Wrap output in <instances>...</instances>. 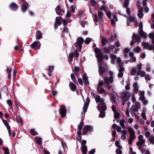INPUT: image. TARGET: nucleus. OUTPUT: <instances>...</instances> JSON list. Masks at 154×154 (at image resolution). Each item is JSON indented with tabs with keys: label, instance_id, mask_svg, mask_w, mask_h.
<instances>
[{
	"label": "nucleus",
	"instance_id": "a19ab883",
	"mask_svg": "<svg viewBox=\"0 0 154 154\" xmlns=\"http://www.w3.org/2000/svg\"><path fill=\"white\" fill-rule=\"evenodd\" d=\"M141 50L140 47L139 46H137L136 48H134V51L137 53H138Z\"/></svg>",
	"mask_w": 154,
	"mask_h": 154
},
{
	"label": "nucleus",
	"instance_id": "69168bd1",
	"mask_svg": "<svg viewBox=\"0 0 154 154\" xmlns=\"http://www.w3.org/2000/svg\"><path fill=\"white\" fill-rule=\"evenodd\" d=\"M54 69V67L53 66H50L48 69L49 72H52L53 70Z\"/></svg>",
	"mask_w": 154,
	"mask_h": 154
},
{
	"label": "nucleus",
	"instance_id": "2f4dec72",
	"mask_svg": "<svg viewBox=\"0 0 154 154\" xmlns=\"http://www.w3.org/2000/svg\"><path fill=\"white\" fill-rule=\"evenodd\" d=\"M69 86L71 90L73 91H74L76 88V85L72 83H70L69 84Z\"/></svg>",
	"mask_w": 154,
	"mask_h": 154
},
{
	"label": "nucleus",
	"instance_id": "5701e85b",
	"mask_svg": "<svg viewBox=\"0 0 154 154\" xmlns=\"http://www.w3.org/2000/svg\"><path fill=\"white\" fill-rule=\"evenodd\" d=\"M97 91L100 94H103V93L106 94L105 90L102 87H97Z\"/></svg>",
	"mask_w": 154,
	"mask_h": 154
},
{
	"label": "nucleus",
	"instance_id": "680f3d73",
	"mask_svg": "<svg viewBox=\"0 0 154 154\" xmlns=\"http://www.w3.org/2000/svg\"><path fill=\"white\" fill-rule=\"evenodd\" d=\"M69 60L72 61V58L73 57L74 55L72 53H70L69 54Z\"/></svg>",
	"mask_w": 154,
	"mask_h": 154
},
{
	"label": "nucleus",
	"instance_id": "338daca9",
	"mask_svg": "<svg viewBox=\"0 0 154 154\" xmlns=\"http://www.w3.org/2000/svg\"><path fill=\"white\" fill-rule=\"evenodd\" d=\"M126 115L128 117H130V114H129V111L127 107L126 108V110L125 112Z\"/></svg>",
	"mask_w": 154,
	"mask_h": 154
},
{
	"label": "nucleus",
	"instance_id": "0e129e2a",
	"mask_svg": "<svg viewBox=\"0 0 154 154\" xmlns=\"http://www.w3.org/2000/svg\"><path fill=\"white\" fill-rule=\"evenodd\" d=\"M140 34L141 36L143 38H145L146 36V34L143 32H142Z\"/></svg>",
	"mask_w": 154,
	"mask_h": 154
},
{
	"label": "nucleus",
	"instance_id": "e2e57ef3",
	"mask_svg": "<svg viewBox=\"0 0 154 154\" xmlns=\"http://www.w3.org/2000/svg\"><path fill=\"white\" fill-rule=\"evenodd\" d=\"M7 103L9 106H11L12 105V101L10 100H7Z\"/></svg>",
	"mask_w": 154,
	"mask_h": 154
},
{
	"label": "nucleus",
	"instance_id": "c756f323",
	"mask_svg": "<svg viewBox=\"0 0 154 154\" xmlns=\"http://www.w3.org/2000/svg\"><path fill=\"white\" fill-rule=\"evenodd\" d=\"M137 75H140L142 77H144L146 75V72L143 71L137 72Z\"/></svg>",
	"mask_w": 154,
	"mask_h": 154
},
{
	"label": "nucleus",
	"instance_id": "2eb2a0df",
	"mask_svg": "<svg viewBox=\"0 0 154 154\" xmlns=\"http://www.w3.org/2000/svg\"><path fill=\"white\" fill-rule=\"evenodd\" d=\"M142 44V45L145 49L150 50H154V45L152 46L149 45V43L145 42H143Z\"/></svg>",
	"mask_w": 154,
	"mask_h": 154
},
{
	"label": "nucleus",
	"instance_id": "f257e3e1",
	"mask_svg": "<svg viewBox=\"0 0 154 154\" xmlns=\"http://www.w3.org/2000/svg\"><path fill=\"white\" fill-rule=\"evenodd\" d=\"M95 100L97 103H99L98 105V110H101L103 111H105L106 109V104L104 103V99L101 98L99 95H97L95 98Z\"/></svg>",
	"mask_w": 154,
	"mask_h": 154
},
{
	"label": "nucleus",
	"instance_id": "774afa93",
	"mask_svg": "<svg viewBox=\"0 0 154 154\" xmlns=\"http://www.w3.org/2000/svg\"><path fill=\"white\" fill-rule=\"evenodd\" d=\"M70 76L73 81L74 82H76V80L75 79L74 75L73 74H71Z\"/></svg>",
	"mask_w": 154,
	"mask_h": 154
},
{
	"label": "nucleus",
	"instance_id": "39448f33",
	"mask_svg": "<svg viewBox=\"0 0 154 154\" xmlns=\"http://www.w3.org/2000/svg\"><path fill=\"white\" fill-rule=\"evenodd\" d=\"M140 39V37L138 34H133L132 40L130 42V45L131 46L133 45L136 41L139 42Z\"/></svg>",
	"mask_w": 154,
	"mask_h": 154
},
{
	"label": "nucleus",
	"instance_id": "5fc2aeb1",
	"mask_svg": "<svg viewBox=\"0 0 154 154\" xmlns=\"http://www.w3.org/2000/svg\"><path fill=\"white\" fill-rule=\"evenodd\" d=\"M145 135L146 137L149 138L151 135L150 133L148 131H146L145 133Z\"/></svg>",
	"mask_w": 154,
	"mask_h": 154
},
{
	"label": "nucleus",
	"instance_id": "f704fd0d",
	"mask_svg": "<svg viewBox=\"0 0 154 154\" xmlns=\"http://www.w3.org/2000/svg\"><path fill=\"white\" fill-rule=\"evenodd\" d=\"M128 132L130 134H131L132 133H135V132L134 131L133 128H131L130 126H129L128 127Z\"/></svg>",
	"mask_w": 154,
	"mask_h": 154
},
{
	"label": "nucleus",
	"instance_id": "20e7f679",
	"mask_svg": "<svg viewBox=\"0 0 154 154\" xmlns=\"http://www.w3.org/2000/svg\"><path fill=\"white\" fill-rule=\"evenodd\" d=\"M111 58L112 63L113 64L116 62L117 63H119L120 66H122V64L121 63V60L119 57H117L116 55L112 54L111 56Z\"/></svg>",
	"mask_w": 154,
	"mask_h": 154
},
{
	"label": "nucleus",
	"instance_id": "7ed1b4c3",
	"mask_svg": "<svg viewBox=\"0 0 154 154\" xmlns=\"http://www.w3.org/2000/svg\"><path fill=\"white\" fill-rule=\"evenodd\" d=\"M113 77L112 76H110L109 77H105L104 78V84L106 87L109 91L111 87L109 85V82L112 83L113 82Z\"/></svg>",
	"mask_w": 154,
	"mask_h": 154
},
{
	"label": "nucleus",
	"instance_id": "393cba45",
	"mask_svg": "<svg viewBox=\"0 0 154 154\" xmlns=\"http://www.w3.org/2000/svg\"><path fill=\"white\" fill-rule=\"evenodd\" d=\"M141 105L139 102H136L135 103V107L136 109H136L135 110H134V112H138V109H140L141 108Z\"/></svg>",
	"mask_w": 154,
	"mask_h": 154
},
{
	"label": "nucleus",
	"instance_id": "4be33fe9",
	"mask_svg": "<svg viewBox=\"0 0 154 154\" xmlns=\"http://www.w3.org/2000/svg\"><path fill=\"white\" fill-rule=\"evenodd\" d=\"M55 10L56 13L59 15H61V12H63V11L61 9L59 5L57 6L55 8Z\"/></svg>",
	"mask_w": 154,
	"mask_h": 154
},
{
	"label": "nucleus",
	"instance_id": "9d476101",
	"mask_svg": "<svg viewBox=\"0 0 154 154\" xmlns=\"http://www.w3.org/2000/svg\"><path fill=\"white\" fill-rule=\"evenodd\" d=\"M31 47L35 50H37L40 48L41 44L38 41H35L33 42L31 45Z\"/></svg>",
	"mask_w": 154,
	"mask_h": 154
},
{
	"label": "nucleus",
	"instance_id": "4d7b16f0",
	"mask_svg": "<svg viewBox=\"0 0 154 154\" xmlns=\"http://www.w3.org/2000/svg\"><path fill=\"white\" fill-rule=\"evenodd\" d=\"M130 96L131 97V99L132 101L133 102H134L136 100L134 96V94L133 93H132L131 94Z\"/></svg>",
	"mask_w": 154,
	"mask_h": 154
},
{
	"label": "nucleus",
	"instance_id": "864d4df0",
	"mask_svg": "<svg viewBox=\"0 0 154 154\" xmlns=\"http://www.w3.org/2000/svg\"><path fill=\"white\" fill-rule=\"evenodd\" d=\"M83 125V121L81 122L80 124L78 125V128L79 130H82Z\"/></svg>",
	"mask_w": 154,
	"mask_h": 154
},
{
	"label": "nucleus",
	"instance_id": "423d86ee",
	"mask_svg": "<svg viewBox=\"0 0 154 154\" xmlns=\"http://www.w3.org/2000/svg\"><path fill=\"white\" fill-rule=\"evenodd\" d=\"M138 141L136 145L137 146H142L145 142V140L144 139L143 136L140 135L138 137Z\"/></svg>",
	"mask_w": 154,
	"mask_h": 154
},
{
	"label": "nucleus",
	"instance_id": "a18cd8bd",
	"mask_svg": "<svg viewBox=\"0 0 154 154\" xmlns=\"http://www.w3.org/2000/svg\"><path fill=\"white\" fill-rule=\"evenodd\" d=\"M115 144L116 146L118 148L120 149H121L122 148V146L119 144V143L117 140L115 141Z\"/></svg>",
	"mask_w": 154,
	"mask_h": 154
},
{
	"label": "nucleus",
	"instance_id": "4468645a",
	"mask_svg": "<svg viewBox=\"0 0 154 154\" xmlns=\"http://www.w3.org/2000/svg\"><path fill=\"white\" fill-rule=\"evenodd\" d=\"M22 3L23 5L21 7V11L24 12L26 11L27 8H28V4L27 2L25 0H22Z\"/></svg>",
	"mask_w": 154,
	"mask_h": 154
},
{
	"label": "nucleus",
	"instance_id": "ddd939ff",
	"mask_svg": "<svg viewBox=\"0 0 154 154\" xmlns=\"http://www.w3.org/2000/svg\"><path fill=\"white\" fill-rule=\"evenodd\" d=\"M115 47L114 46H111L110 47H102L103 50L106 53L111 52V51H112Z\"/></svg>",
	"mask_w": 154,
	"mask_h": 154
},
{
	"label": "nucleus",
	"instance_id": "37998d69",
	"mask_svg": "<svg viewBox=\"0 0 154 154\" xmlns=\"http://www.w3.org/2000/svg\"><path fill=\"white\" fill-rule=\"evenodd\" d=\"M114 113V117L115 119H118L119 116V114L117 112V111L115 112Z\"/></svg>",
	"mask_w": 154,
	"mask_h": 154
},
{
	"label": "nucleus",
	"instance_id": "412c9836",
	"mask_svg": "<svg viewBox=\"0 0 154 154\" xmlns=\"http://www.w3.org/2000/svg\"><path fill=\"white\" fill-rule=\"evenodd\" d=\"M111 99L112 101L114 103L116 104L119 103V100L118 99V97L115 95H112Z\"/></svg>",
	"mask_w": 154,
	"mask_h": 154
},
{
	"label": "nucleus",
	"instance_id": "052dcab7",
	"mask_svg": "<svg viewBox=\"0 0 154 154\" xmlns=\"http://www.w3.org/2000/svg\"><path fill=\"white\" fill-rule=\"evenodd\" d=\"M135 133H132L131 134H130L129 138L134 139L135 138Z\"/></svg>",
	"mask_w": 154,
	"mask_h": 154
},
{
	"label": "nucleus",
	"instance_id": "3c124183",
	"mask_svg": "<svg viewBox=\"0 0 154 154\" xmlns=\"http://www.w3.org/2000/svg\"><path fill=\"white\" fill-rule=\"evenodd\" d=\"M79 17L80 18H81L82 17L84 16L85 15V13L82 11H80L79 12Z\"/></svg>",
	"mask_w": 154,
	"mask_h": 154
},
{
	"label": "nucleus",
	"instance_id": "a211bd4d",
	"mask_svg": "<svg viewBox=\"0 0 154 154\" xmlns=\"http://www.w3.org/2000/svg\"><path fill=\"white\" fill-rule=\"evenodd\" d=\"M86 100L87 102L84 103L83 108V111L84 112H85L87 111L88 108V106L90 102L89 99L88 97L86 98Z\"/></svg>",
	"mask_w": 154,
	"mask_h": 154
},
{
	"label": "nucleus",
	"instance_id": "c85d7f7f",
	"mask_svg": "<svg viewBox=\"0 0 154 154\" xmlns=\"http://www.w3.org/2000/svg\"><path fill=\"white\" fill-rule=\"evenodd\" d=\"M35 139V142L38 144L40 145L42 144V138L38 137H36Z\"/></svg>",
	"mask_w": 154,
	"mask_h": 154
},
{
	"label": "nucleus",
	"instance_id": "c03bdc74",
	"mask_svg": "<svg viewBox=\"0 0 154 154\" xmlns=\"http://www.w3.org/2000/svg\"><path fill=\"white\" fill-rule=\"evenodd\" d=\"M103 13L102 12L100 11H99L98 12V16L99 19H101L103 17Z\"/></svg>",
	"mask_w": 154,
	"mask_h": 154
},
{
	"label": "nucleus",
	"instance_id": "8fccbe9b",
	"mask_svg": "<svg viewBox=\"0 0 154 154\" xmlns=\"http://www.w3.org/2000/svg\"><path fill=\"white\" fill-rule=\"evenodd\" d=\"M136 73V71L135 68H134L131 71V74L132 75H134Z\"/></svg>",
	"mask_w": 154,
	"mask_h": 154
},
{
	"label": "nucleus",
	"instance_id": "bf43d9fd",
	"mask_svg": "<svg viewBox=\"0 0 154 154\" xmlns=\"http://www.w3.org/2000/svg\"><path fill=\"white\" fill-rule=\"evenodd\" d=\"M138 146L139 147V149L140 150H141L142 152H145L146 150L145 148H143L142 147V146Z\"/></svg>",
	"mask_w": 154,
	"mask_h": 154
},
{
	"label": "nucleus",
	"instance_id": "f3484780",
	"mask_svg": "<svg viewBox=\"0 0 154 154\" xmlns=\"http://www.w3.org/2000/svg\"><path fill=\"white\" fill-rule=\"evenodd\" d=\"M61 18L60 17H57L55 19V21L54 23V28L55 29H57L58 26H60L61 24L60 19Z\"/></svg>",
	"mask_w": 154,
	"mask_h": 154
},
{
	"label": "nucleus",
	"instance_id": "c9c22d12",
	"mask_svg": "<svg viewBox=\"0 0 154 154\" xmlns=\"http://www.w3.org/2000/svg\"><path fill=\"white\" fill-rule=\"evenodd\" d=\"M149 140L151 143L154 144V136L153 134L151 135L149 137Z\"/></svg>",
	"mask_w": 154,
	"mask_h": 154
},
{
	"label": "nucleus",
	"instance_id": "f03ea898",
	"mask_svg": "<svg viewBox=\"0 0 154 154\" xmlns=\"http://www.w3.org/2000/svg\"><path fill=\"white\" fill-rule=\"evenodd\" d=\"M94 50L95 53L96 57L98 59V63H102V60L103 58V55L101 51L97 48H95Z\"/></svg>",
	"mask_w": 154,
	"mask_h": 154
},
{
	"label": "nucleus",
	"instance_id": "aec40b11",
	"mask_svg": "<svg viewBox=\"0 0 154 154\" xmlns=\"http://www.w3.org/2000/svg\"><path fill=\"white\" fill-rule=\"evenodd\" d=\"M18 6L15 3H12L10 5V8L13 10L15 11L17 10L18 7Z\"/></svg>",
	"mask_w": 154,
	"mask_h": 154
},
{
	"label": "nucleus",
	"instance_id": "1a4fd4ad",
	"mask_svg": "<svg viewBox=\"0 0 154 154\" xmlns=\"http://www.w3.org/2000/svg\"><path fill=\"white\" fill-rule=\"evenodd\" d=\"M131 94L126 91L123 92L121 95V99L128 100L130 97Z\"/></svg>",
	"mask_w": 154,
	"mask_h": 154
},
{
	"label": "nucleus",
	"instance_id": "bb28decb",
	"mask_svg": "<svg viewBox=\"0 0 154 154\" xmlns=\"http://www.w3.org/2000/svg\"><path fill=\"white\" fill-rule=\"evenodd\" d=\"M42 33L41 32L39 31H38L36 32V36L37 39H40L42 38Z\"/></svg>",
	"mask_w": 154,
	"mask_h": 154
},
{
	"label": "nucleus",
	"instance_id": "13d9d810",
	"mask_svg": "<svg viewBox=\"0 0 154 154\" xmlns=\"http://www.w3.org/2000/svg\"><path fill=\"white\" fill-rule=\"evenodd\" d=\"M144 76L145 79L146 80L149 81L151 79L150 76L148 74Z\"/></svg>",
	"mask_w": 154,
	"mask_h": 154
},
{
	"label": "nucleus",
	"instance_id": "4c0bfd02",
	"mask_svg": "<svg viewBox=\"0 0 154 154\" xmlns=\"http://www.w3.org/2000/svg\"><path fill=\"white\" fill-rule=\"evenodd\" d=\"M100 111V116L101 118H103L105 116V111H103L101 110H99Z\"/></svg>",
	"mask_w": 154,
	"mask_h": 154
},
{
	"label": "nucleus",
	"instance_id": "6e6d98bb",
	"mask_svg": "<svg viewBox=\"0 0 154 154\" xmlns=\"http://www.w3.org/2000/svg\"><path fill=\"white\" fill-rule=\"evenodd\" d=\"M90 3L92 6H94L96 4L97 2L94 0H91Z\"/></svg>",
	"mask_w": 154,
	"mask_h": 154
},
{
	"label": "nucleus",
	"instance_id": "f8f14e48",
	"mask_svg": "<svg viewBox=\"0 0 154 154\" xmlns=\"http://www.w3.org/2000/svg\"><path fill=\"white\" fill-rule=\"evenodd\" d=\"M66 112L65 107L63 106H60L59 113L62 117H64L66 116Z\"/></svg>",
	"mask_w": 154,
	"mask_h": 154
},
{
	"label": "nucleus",
	"instance_id": "49530a36",
	"mask_svg": "<svg viewBox=\"0 0 154 154\" xmlns=\"http://www.w3.org/2000/svg\"><path fill=\"white\" fill-rule=\"evenodd\" d=\"M64 28H63V33L65 34H68V35H69V33H68V29L66 28V27H65V25L64 26Z\"/></svg>",
	"mask_w": 154,
	"mask_h": 154
},
{
	"label": "nucleus",
	"instance_id": "0eeeda50",
	"mask_svg": "<svg viewBox=\"0 0 154 154\" xmlns=\"http://www.w3.org/2000/svg\"><path fill=\"white\" fill-rule=\"evenodd\" d=\"M101 64V63H99V73L100 76H103L105 74L107 70L105 68L102 66Z\"/></svg>",
	"mask_w": 154,
	"mask_h": 154
},
{
	"label": "nucleus",
	"instance_id": "72a5a7b5",
	"mask_svg": "<svg viewBox=\"0 0 154 154\" xmlns=\"http://www.w3.org/2000/svg\"><path fill=\"white\" fill-rule=\"evenodd\" d=\"M101 42L103 47L105 46L106 45L107 41L105 38L103 37L102 38Z\"/></svg>",
	"mask_w": 154,
	"mask_h": 154
},
{
	"label": "nucleus",
	"instance_id": "ea45409f",
	"mask_svg": "<svg viewBox=\"0 0 154 154\" xmlns=\"http://www.w3.org/2000/svg\"><path fill=\"white\" fill-rule=\"evenodd\" d=\"M129 0H124L123 6L125 7H127L129 5Z\"/></svg>",
	"mask_w": 154,
	"mask_h": 154
},
{
	"label": "nucleus",
	"instance_id": "58836bf2",
	"mask_svg": "<svg viewBox=\"0 0 154 154\" xmlns=\"http://www.w3.org/2000/svg\"><path fill=\"white\" fill-rule=\"evenodd\" d=\"M2 149L4 151L5 154H10L8 149V148L3 147Z\"/></svg>",
	"mask_w": 154,
	"mask_h": 154
},
{
	"label": "nucleus",
	"instance_id": "09e8293b",
	"mask_svg": "<svg viewBox=\"0 0 154 154\" xmlns=\"http://www.w3.org/2000/svg\"><path fill=\"white\" fill-rule=\"evenodd\" d=\"M104 83V82H103L100 79L97 87H101V86L103 85Z\"/></svg>",
	"mask_w": 154,
	"mask_h": 154
},
{
	"label": "nucleus",
	"instance_id": "dca6fc26",
	"mask_svg": "<svg viewBox=\"0 0 154 154\" xmlns=\"http://www.w3.org/2000/svg\"><path fill=\"white\" fill-rule=\"evenodd\" d=\"M84 42V39L82 38H78L77 39L76 44L79 46L80 50L81 49L82 45Z\"/></svg>",
	"mask_w": 154,
	"mask_h": 154
},
{
	"label": "nucleus",
	"instance_id": "79ce46f5",
	"mask_svg": "<svg viewBox=\"0 0 154 154\" xmlns=\"http://www.w3.org/2000/svg\"><path fill=\"white\" fill-rule=\"evenodd\" d=\"M127 20L130 21L131 22H133L135 21V19L134 17L131 16L128 17Z\"/></svg>",
	"mask_w": 154,
	"mask_h": 154
},
{
	"label": "nucleus",
	"instance_id": "e433bc0d",
	"mask_svg": "<svg viewBox=\"0 0 154 154\" xmlns=\"http://www.w3.org/2000/svg\"><path fill=\"white\" fill-rule=\"evenodd\" d=\"M92 39L91 38H87L85 41V42L86 45H88L92 41Z\"/></svg>",
	"mask_w": 154,
	"mask_h": 154
},
{
	"label": "nucleus",
	"instance_id": "a878e982",
	"mask_svg": "<svg viewBox=\"0 0 154 154\" xmlns=\"http://www.w3.org/2000/svg\"><path fill=\"white\" fill-rule=\"evenodd\" d=\"M81 150L83 154H86L87 152V147L85 145L82 146Z\"/></svg>",
	"mask_w": 154,
	"mask_h": 154
},
{
	"label": "nucleus",
	"instance_id": "6e6552de",
	"mask_svg": "<svg viewBox=\"0 0 154 154\" xmlns=\"http://www.w3.org/2000/svg\"><path fill=\"white\" fill-rule=\"evenodd\" d=\"M93 129V127L89 125L85 126L83 130V134H86L88 131H91Z\"/></svg>",
	"mask_w": 154,
	"mask_h": 154
},
{
	"label": "nucleus",
	"instance_id": "6ab92c4d",
	"mask_svg": "<svg viewBox=\"0 0 154 154\" xmlns=\"http://www.w3.org/2000/svg\"><path fill=\"white\" fill-rule=\"evenodd\" d=\"M127 134V131L126 130H122V134L121 136V139L123 140L126 138V136Z\"/></svg>",
	"mask_w": 154,
	"mask_h": 154
},
{
	"label": "nucleus",
	"instance_id": "9b49d317",
	"mask_svg": "<svg viewBox=\"0 0 154 154\" xmlns=\"http://www.w3.org/2000/svg\"><path fill=\"white\" fill-rule=\"evenodd\" d=\"M71 16V14L70 12L68 11L66 15L65 18L63 20V25H65L67 23H69L71 21V20L69 18Z\"/></svg>",
	"mask_w": 154,
	"mask_h": 154
},
{
	"label": "nucleus",
	"instance_id": "cd10ccee",
	"mask_svg": "<svg viewBox=\"0 0 154 154\" xmlns=\"http://www.w3.org/2000/svg\"><path fill=\"white\" fill-rule=\"evenodd\" d=\"M143 9H141L138 10V13L137 15L139 18H142L143 16V14L142 13Z\"/></svg>",
	"mask_w": 154,
	"mask_h": 154
},
{
	"label": "nucleus",
	"instance_id": "7c9ffc66",
	"mask_svg": "<svg viewBox=\"0 0 154 154\" xmlns=\"http://www.w3.org/2000/svg\"><path fill=\"white\" fill-rule=\"evenodd\" d=\"M83 79L84 81V83L85 84H87L88 85L89 84V82L88 80V77L86 75H84L83 77Z\"/></svg>",
	"mask_w": 154,
	"mask_h": 154
},
{
	"label": "nucleus",
	"instance_id": "473e14b6",
	"mask_svg": "<svg viewBox=\"0 0 154 154\" xmlns=\"http://www.w3.org/2000/svg\"><path fill=\"white\" fill-rule=\"evenodd\" d=\"M125 121L124 120H121L120 122V125L121 127L124 129L125 128Z\"/></svg>",
	"mask_w": 154,
	"mask_h": 154
},
{
	"label": "nucleus",
	"instance_id": "603ef678",
	"mask_svg": "<svg viewBox=\"0 0 154 154\" xmlns=\"http://www.w3.org/2000/svg\"><path fill=\"white\" fill-rule=\"evenodd\" d=\"M30 131L31 134L33 135H35L37 134V132L34 129H31Z\"/></svg>",
	"mask_w": 154,
	"mask_h": 154
},
{
	"label": "nucleus",
	"instance_id": "de8ad7c7",
	"mask_svg": "<svg viewBox=\"0 0 154 154\" xmlns=\"http://www.w3.org/2000/svg\"><path fill=\"white\" fill-rule=\"evenodd\" d=\"M2 121L7 128L10 127L8 122L6 120H2Z\"/></svg>",
	"mask_w": 154,
	"mask_h": 154
},
{
	"label": "nucleus",
	"instance_id": "b1692460",
	"mask_svg": "<svg viewBox=\"0 0 154 154\" xmlns=\"http://www.w3.org/2000/svg\"><path fill=\"white\" fill-rule=\"evenodd\" d=\"M133 87L134 88V91L137 93L138 91V84L137 83H134L133 85Z\"/></svg>",
	"mask_w": 154,
	"mask_h": 154
}]
</instances>
